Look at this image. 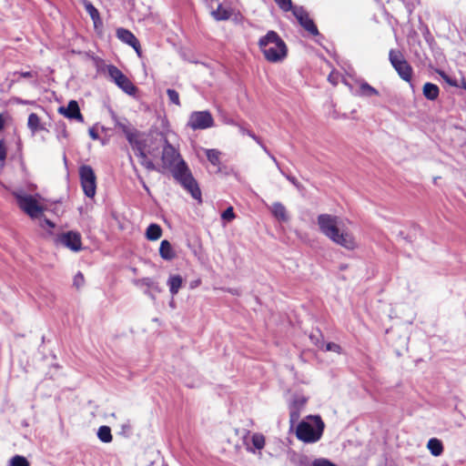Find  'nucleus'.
<instances>
[{
  "label": "nucleus",
  "instance_id": "nucleus-54",
  "mask_svg": "<svg viewBox=\"0 0 466 466\" xmlns=\"http://www.w3.org/2000/svg\"><path fill=\"white\" fill-rule=\"evenodd\" d=\"M64 162L66 163V157L64 155Z\"/></svg>",
  "mask_w": 466,
  "mask_h": 466
},
{
  "label": "nucleus",
  "instance_id": "nucleus-19",
  "mask_svg": "<svg viewBox=\"0 0 466 466\" xmlns=\"http://www.w3.org/2000/svg\"><path fill=\"white\" fill-rule=\"evenodd\" d=\"M116 36L123 43L127 44L130 46L137 45V38L132 32L125 28H118L116 30Z\"/></svg>",
  "mask_w": 466,
  "mask_h": 466
},
{
  "label": "nucleus",
  "instance_id": "nucleus-9",
  "mask_svg": "<svg viewBox=\"0 0 466 466\" xmlns=\"http://www.w3.org/2000/svg\"><path fill=\"white\" fill-rule=\"evenodd\" d=\"M214 126V119L209 111H194L190 114L187 127L193 130L207 129Z\"/></svg>",
  "mask_w": 466,
  "mask_h": 466
},
{
  "label": "nucleus",
  "instance_id": "nucleus-52",
  "mask_svg": "<svg viewBox=\"0 0 466 466\" xmlns=\"http://www.w3.org/2000/svg\"><path fill=\"white\" fill-rule=\"evenodd\" d=\"M336 77H337V76H334V74H333V73H331V74L329 76V78H328V79H329V81L330 83H332L333 85H336V83H337V82H336Z\"/></svg>",
  "mask_w": 466,
  "mask_h": 466
},
{
  "label": "nucleus",
  "instance_id": "nucleus-11",
  "mask_svg": "<svg viewBox=\"0 0 466 466\" xmlns=\"http://www.w3.org/2000/svg\"><path fill=\"white\" fill-rule=\"evenodd\" d=\"M58 243L69 248L74 252H78L82 249L81 235L76 231H67L62 233L57 238Z\"/></svg>",
  "mask_w": 466,
  "mask_h": 466
},
{
  "label": "nucleus",
  "instance_id": "nucleus-50",
  "mask_svg": "<svg viewBox=\"0 0 466 466\" xmlns=\"http://www.w3.org/2000/svg\"><path fill=\"white\" fill-rule=\"evenodd\" d=\"M146 152H147V155H151V156H156L157 155V152H156L155 148L147 147V146H146Z\"/></svg>",
  "mask_w": 466,
  "mask_h": 466
},
{
  "label": "nucleus",
  "instance_id": "nucleus-36",
  "mask_svg": "<svg viewBox=\"0 0 466 466\" xmlns=\"http://www.w3.org/2000/svg\"><path fill=\"white\" fill-rule=\"evenodd\" d=\"M235 213L232 207H228L223 213L221 214V218L228 222L233 220L235 218Z\"/></svg>",
  "mask_w": 466,
  "mask_h": 466
},
{
  "label": "nucleus",
  "instance_id": "nucleus-27",
  "mask_svg": "<svg viewBox=\"0 0 466 466\" xmlns=\"http://www.w3.org/2000/svg\"><path fill=\"white\" fill-rule=\"evenodd\" d=\"M162 236V228L157 224H150L146 231V237L148 240H157Z\"/></svg>",
  "mask_w": 466,
  "mask_h": 466
},
{
  "label": "nucleus",
  "instance_id": "nucleus-18",
  "mask_svg": "<svg viewBox=\"0 0 466 466\" xmlns=\"http://www.w3.org/2000/svg\"><path fill=\"white\" fill-rule=\"evenodd\" d=\"M270 211L279 221L287 222L289 218L285 206L280 202L272 203Z\"/></svg>",
  "mask_w": 466,
  "mask_h": 466
},
{
  "label": "nucleus",
  "instance_id": "nucleus-4",
  "mask_svg": "<svg viewBox=\"0 0 466 466\" xmlns=\"http://www.w3.org/2000/svg\"><path fill=\"white\" fill-rule=\"evenodd\" d=\"M172 175L174 178L190 193L193 198L199 201L201 200V191L184 160L178 161L176 167H174L172 169Z\"/></svg>",
  "mask_w": 466,
  "mask_h": 466
},
{
  "label": "nucleus",
  "instance_id": "nucleus-15",
  "mask_svg": "<svg viewBox=\"0 0 466 466\" xmlns=\"http://www.w3.org/2000/svg\"><path fill=\"white\" fill-rule=\"evenodd\" d=\"M58 112L69 119H76L78 122H84V117L80 113L79 106L76 100H70L66 107L61 106Z\"/></svg>",
  "mask_w": 466,
  "mask_h": 466
},
{
  "label": "nucleus",
  "instance_id": "nucleus-7",
  "mask_svg": "<svg viewBox=\"0 0 466 466\" xmlns=\"http://www.w3.org/2000/svg\"><path fill=\"white\" fill-rule=\"evenodd\" d=\"M79 177L85 195L93 198L96 191V177L93 168L88 165L80 167Z\"/></svg>",
  "mask_w": 466,
  "mask_h": 466
},
{
  "label": "nucleus",
  "instance_id": "nucleus-10",
  "mask_svg": "<svg viewBox=\"0 0 466 466\" xmlns=\"http://www.w3.org/2000/svg\"><path fill=\"white\" fill-rule=\"evenodd\" d=\"M163 165L171 170L176 167L178 161L183 160L179 152L164 137V147L161 157Z\"/></svg>",
  "mask_w": 466,
  "mask_h": 466
},
{
  "label": "nucleus",
  "instance_id": "nucleus-25",
  "mask_svg": "<svg viewBox=\"0 0 466 466\" xmlns=\"http://www.w3.org/2000/svg\"><path fill=\"white\" fill-rule=\"evenodd\" d=\"M113 121L115 123V126L118 127L125 136H127L128 133L132 132L135 127H132V125L128 122L127 118L124 117H117L116 116H113Z\"/></svg>",
  "mask_w": 466,
  "mask_h": 466
},
{
  "label": "nucleus",
  "instance_id": "nucleus-44",
  "mask_svg": "<svg viewBox=\"0 0 466 466\" xmlns=\"http://www.w3.org/2000/svg\"><path fill=\"white\" fill-rule=\"evenodd\" d=\"M260 147H261L263 148V150H264V151H265V152L269 156V157L271 158V160L276 164V166H277V167L279 168V170L280 171V173H281V174H284V172H283V171H282V169L280 168L279 164V162L277 161L276 157H275L273 155H271V154L269 153V151L268 150V148H267L263 144H262Z\"/></svg>",
  "mask_w": 466,
  "mask_h": 466
},
{
  "label": "nucleus",
  "instance_id": "nucleus-41",
  "mask_svg": "<svg viewBox=\"0 0 466 466\" xmlns=\"http://www.w3.org/2000/svg\"><path fill=\"white\" fill-rule=\"evenodd\" d=\"M313 466H336L326 459H317L313 461Z\"/></svg>",
  "mask_w": 466,
  "mask_h": 466
},
{
  "label": "nucleus",
  "instance_id": "nucleus-38",
  "mask_svg": "<svg viewBox=\"0 0 466 466\" xmlns=\"http://www.w3.org/2000/svg\"><path fill=\"white\" fill-rule=\"evenodd\" d=\"M6 153H7V147H6L5 142V140L1 139L0 140V162L2 164H4L6 159Z\"/></svg>",
  "mask_w": 466,
  "mask_h": 466
},
{
  "label": "nucleus",
  "instance_id": "nucleus-1",
  "mask_svg": "<svg viewBox=\"0 0 466 466\" xmlns=\"http://www.w3.org/2000/svg\"><path fill=\"white\" fill-rule=\"evenodd\" d=\"M319 231L335 244L353 250L357 241L353 233L346 227L345 222L338 216L320 214L317 218Z\"/></svg>",
  "mask_w": 466,
  "mask_h": 466
},
{
  "label": "nucleus",
  "instance_id": "nucleus-21",
  "mask_svg": "<svg viewBox=\"0 0 466 466\" xmlns=\"http://www.w3.org/2000/svg\"><path fill=\"white\" fill-rule=\"evenodd\" d=\"M167 284L169 288V291H170L171 295L175 296L177 294L178 290L182 287L183 279L178 274H173V275L169 276V278L167 281Z\"/></svg>",
  "mask_w": 466,
  "mask_h": 466
},
{
  "label": "nucleus",
  "instance_id": "nucleus-14",
  "mask_svg": "<svg viewBox=\"0 0 466 466\" xmlns=\"http://www.w3.org/2000/svg\"><path fill=\"white\" fill-rule=\"evenodd\" d=\"M135 284L139 288H145L144 293L152 299H155L154 292L160 293L162 291L159 284L151 278L137 279Z\"/></svg>",
  "mask_w": 466,
  "mask_h": 466
},
{
  "label": "nucleus",
  "instance_id": "nucleus-40",
  "mask_svg": "<svg viewBox=\"0 0 466 466\" xmlns=\"http://www.w3.org/2000/svg\"><path fill=\"white\" fill-rule=\"evenodd\" d=\"M240 132L243 134V135H248V137H250L251 138H253L259 146H261L263 143L261 142V140L259 139V137H258L254 133H252L251 131L240 127Z\"/></svg>",
  "mask_w": 466,
  "mask_h": 466
},
{
  "label": "nucleus",
  "instance_id": "nucleus-47",
  "mask_svg": "<svg viewBox=\"0 0 466 466\" xmlns=\"http://www.w3.org/2000/svg\"><path fill=\"white\" fill-rule=\"evenodd\" d=\"M88 133L92 139L96 140L99 138L98 133L94 128H89Z\"/></svg>",
  "mask_w": 466,
  "mask_h": 466
},
{
  "label": "nucleus",
  "instance_id": "nucleus-23",
  "mask_svg": "<svg viewBox=\"0 0 466 466\" xmlns=\"http://www.w3.org/2000/svg\"><path fill=\"white\" fill-rule=\"evenodd\" d=\"M427 448L430 451V452L435 457L441 456L443 452V444L437 438L430 439L427 443Z\"/></svg>",
  "mask_w": 466,
  "mask_h": 466
},
{
  "label": "nucleus",
  "instance_id": "nucleus-35",
  "mask_svg": "<svg viewBox=\"0 0 466 466\" xmlns=\"http://www.w3.org/2000/svg\"><path fill=\"white\" fill-rule=\"evenodd\" d=\"M275 2L279 5V6L285 12L292 11L294 8L292 6L291 0H275Z\"/></svg>",
  "mask_w": 466,
  "mask_h": 466
},
{
  "label": "nucleus",
  "instance_id": "nucleus-46",
  "mask_svg": "<svg viewBox=\"0 0 466 466\" xmlns=\"http://www.w3.org/2000/svg\"><path fill=\"white\" fill-rule=\"evenodd\" d=\"M14 75H15V76L18 75V76H22V77H25V78H29V77H33V76H36V74H35V73H33V72H31V71L20 72V73L15 72Z\"/></svg>",
  "mask_w": 466,
  "mask_h": 466
},
{
  "label": "nucleus",
  "instance_id": "nucleus-12",
  "mask_svg": "<svg viewBox=\"0 0 466 466\" xmlns=\"http://www.w3.org/2000/svg\"><path fill=\"white\" fill-rule=\"evenodd\" d=\"M308 398L301 394H295L289 405V422L293 426L299 419L300 412L305 407Z\"/></svg>",
  "mask_w": 466,
  "mask_h": 466
},
{
  "label": "nucleus",
  "instance_id": "nucleus-20",
  "mask_svg": "<svg viewBox=\"0 0 466 466\" xmlns=\"http://www.w3.org/2000/svg\"><path fill=\"white\" fill-rule=\"evenodd\" d=\"M159 255L165 260H171L176 258V252L168 240L164 239L161 241Z\"/></svg>",
  "mask_w": 466,
  "mask_h": 466
},
{
  "label": "nucleus",
  "instance_id": "nucleus-37",
  "mask_svg": "<svg viewBox=\"0 0 466 466\" xmlns=\"http://www.w3.org/2000/svg\"><path fill=\"white\" fill-rule=\"evenodd\" d=\"M440 75L444 79V81L446 83H448L450 86H459L460 83H459L458 78L451 77V76H448L447 74H445L443 72L440 73Z\"/></svg>",
  "mask_w": 466,
  "mask_h": 466
},
{
  "label": "nucleus",
  "instance_id": "nucleus-26",
  "mask_svg": "<svg viewBox=\"0 0 466 466\" xmlns=\"http://www.w3.org/2000/svg\"><path fill=\"white\" fill-rule=\"evenodd\" d=\"M84 6L86 8V11L88 13L91 19L93 20L95 27H96L98 24H101L99 12L89 1L85 0Z\"/></svg>",
  "mask_w": 466,
  "mask_h": 466
},
{
  "label": "nucleus",
  "instance_id": "nucleus-31",
  "mask_svg": "<svg viewBox=\"0 0 466 466\" xmlns=\"http://www.w3.org/2000/svg\"><path fill=\"white\" fill-rule=\"evenodd\" d=\"M97 437L102 442H105V443L111 442L112 434H111L110 428L108 426L99 427V429L97 431Z\"/></svg>",
  "mask_w": 466,
  "mask_h": 466
},
{
  "label": "nucleus",
  "instance_id": "nucleus-16",
  "mask_svg": "<svg viewBox=\"0 0 466 466\" xmlns=\"http://www.w3.org/2000/svg\"><path fill=\"white\" fill-rule=\"evenodd\" d=\"M139 136L140 134L136 128L126 136L129 145L136 153L146 148V142L140 139Z\"/></svg>",
  "mask_w": 466,
  "mask_h": 466
},
{
  "label": "nucleus",
  "instance_id": "nucleus-32",
  "mask_svg": "<svg viewBox=\"0 0 466 466\" xmlns=\"http://www.w3.org/2000/svg\"><path fill=\"white\" fill-rule=\"evenodd\" d=\"M251 442L255 449L262 450L265 446V437L261 433H254L251 436Z\"/></svg>",
  "mask_w": 466,
  "mask_h": 466
},
{
  "label": "nucleus",
  "instance_id": "nucleus-8",
  "mask_svg": "<svg viewBox=\"0 0 466 466\" xmlns=\"http://www.w3.org/2000/svg\"><path fill=\"white\" fill-rule=\"evenodd\" d=\"M107 73L112 81L128 95H134L137 87L134 84L115 66H107Z\"/></svg>",
  "mask_w": 466,
  "mask_h": 466
},
{
  "label": "nucleus",
  "instance_id": "nucleus-51",
  "mask_svg": "<svg viewBox=\"0 0 466 466\" xmlns=\"http://www.w3.org/2000/svg\"><path fill=\"white\" fill-rule=\"evenodd\" d=\"M136 53L138 55V56H141V48H140V44H139V41L137 40V45H136L135 46H132Z\"/></svg>",
  "mask_w": 466,
  "mask_h": 466
},
{
  "label": "nucleus",
  "instance_id": "nucleus-42",
  "mask_svg": "<svg viewBox=\"0 0 466 466\" xmlns=\"http://www.w3.org/2000/svg\"><path fill=\"white\" fill-rule=\"evenodd\" d=\"M84 276L81 272H78L74 278V285L76 288H80L84 285Z\"/></svg>",
  "mask_w": 466,
  "mask_h": 466
},
{
  "label": "nucleus",
  "instance_id": "nucleus-48",
  "mask_svg": "<svg viewBox=\"0 0 466 466\" xmlns=\"http://www.w3.org/2000/svg\"><path fill=\"white\" fill-rule=\"evenodd\" d=\"M458 80H459V83H460L458 87H462L463 89L466 90V76H461L460 77V79H458Z\"/></svg>",
  "mask_w": 466,
  "mask_h": 466
},
{
  "label": "nucleus",
  "instance_id": "nucleus-34",
  "mask_svg": "<svg viewBox=\"0 0 466 466\" xmlns=\"http://www.w3.org/2000/svg\"><path fill=\"white\" fill-rule=\"evenodd\" d=\"M167 95L171 103L177 106H180L179 95L175 89L168 88L167 90Z\"/></svg>",
  "mask_w": 466,
  "mask_h": 466
},
{
  "label": "nucleus",
  "instance_id": "nucleus-33",
  "mask_svg": "<svg viewBox=\"0 0 466 466\" xmlns=\"http://www.w3.org/2000/svg\"><path fill=\"white\" fill-rule=\"evenodd\" d=\"M8 466H29V462L24 456L15 455L10 459Z\"/></svg>",
  "mask_w": 466,
  "mask_h": 466
},
{
  "label": "nucleus",
  "instance_id": "nucleus-24",
  "mask_svg": "<svg viewBox=\"0 0 466 466\" xmlns=\"http://www.w3.org/2000/svg\"><path fill=\"white\" fill-rule=\"evenodd\" d=\"M422 91L423 96L432 101L438 98L440 93L438 86L432 83H425Z\"/></svg>",
  "mask_w": 466,
  "mask_h": 466
},
{
  "label": "nucleus",
  "instance_id": "nucleus-39",
  "mask_svg": "<svg viewBox=\"0 0 466 466\" xmlns=\"http://www.w3.org/2000/svg\"><path fill=\"white\" fill-rule=\"evenodd\" d=\"M325 350L326 351H333V352L339 354V353H341V347L337 343L329 342V343L325 344Z\"/></svg>",
  "mask_w": 466,
  "mask_h": 466
},
{
  "label": "nucleus",
  "instance_id": "nucleus-13",
  "mask_svg": "<svg viewBox=\"0 0 466 466\" xmlns=\"http://www.w3.org/2000/svg\"><path fill=\"white\" fill-rule=\"evenodd\" d=\"M294 16L298 19L299 23L305 30L313 35H318L319 31L313 20L309 16V14L301 6H295L292 9Z\"/></svg>",
  "mask_w": 466,
  "mask_h": 466
},
{
  "label": "nucleus",
  "instance_id": "nucleus-2",
  "mask_svg": "<svg viewBox=\"0 0 466 466\" xmlns=\"http://www.w3.org/2000/svg\"><path fill=\"white\" fill-rule=\"evenodd\" d=\"M258 47L265 59L270 63H280L288 56V46L275 31H268L258 40Z\"/></svg>",
  "mask_w": 466,
  "mask_h": 466
},
{
  "label": "nucleus",
  "instance_id": "nucleus-45",
  "mask_svg": "<svg viewBox=\"0 0 466 466\" xmlns=\"http://www.w3.org/2000/svg\"><path fill=\"white\" fill-rule=\"evenodd\" d=\"M283 176L286 177V178L291 182L298 189H300L301 187V185L298 182V180L294 177H291L289 175H286L285 173L282 174Z\"/></svg>",
  "mask_w": 466,
  "mask_h": 466
},
{
  "label": "nucleus",
  "instance_id": "nucleus-5",
  "mask_svg": "<svg viewBox=\"0 0 466 466\" xmlns=\"http://www.w3.org/2000/svg\"><path fill=\"white\" fill-rule=\"evenodd\" d=\"M14 196L18 207L30 218H36L42 215L44 208L33 196L23 191H15Z\"/></svg>",
  "mask_w": 466,
  "mask_h": 466
},
{
  "label": "nucleus",
  "instance_id": "nucleus-28",
  "mask_svg": "<svg viewBox=\"0 0 466 466\" xmlns=\"http://www.w3.org/2000/svg\"><path fill=\"white\" fill-rule=\"evenodd\" d=\"M27 127L32 131L33 134H35L38 130L44 129V127L41 124V120H40L39 116L35 113H31L29 115L28 121H27Z\"/></svg>",
  "mask_w": 466,
  "mask_h": 466
},
{
  "label": "nucleus",
  "instance_id": "nucleus-43",
  "mask_svg": "<svg viewBox=\"0 0 466 466\" xmlns=\"http://www.w3.org/2000/svg\"><path fill=\"white\" fill-rule=\"evenodd\" d=\"M260 147H261L263 148V150H264V151H265V152L269 156V157L271 158V160L276 164V166H277V167L279 168V170L280 171V173H281V174H284V172H283V171H282V169L280 168L279 164V162L277 161L276 157H275L273 155H271V154L269 153V151L268 150V148H267L263 144H262Z\"/></svg>",
  "mask_w": 466,
  "mask_h": 466
},
{
  "label": "nucleus",
  "instance_id": "nucleus-22",
  "mask_svg": "<svg viewBox=\"0 0 466 466\" xmlns=\"http://www.w3.org/2000/svg\"><path fill=\"white\" fill-rule=\"evenodd\" d=\"M212 16L217 21H224L228 20L232 15V9L229 7H225L221 4H218L216 10L211 12Z\"/></svg>",
  "mask_w": 466,
  "mask_h": 466
},
{
  "label": "nucleus",
  "instance_id": "nucleus-53",
  "mask_svg": "<svg viewBox=\"0 0 466 466\" xmlns=\"http://www.w3.org/2000/svg\"><path fill=\"white\" fill-rule=\"evenodd\" d=\"M138 179L143 187V188H145L147 191H149L148 189V187L147 186L146 182L144 181V179L138 176Z\"/></svg>",
  "mask_w": 466,
  "mask_h": 466
},
{
  "label": "nucleus",
  "instance_id": "nucleus-3",
  "mask_svg": "<svg viewBox=\"0 0 466 466\" xmlns=\"http://www.w3.org/2000/svg\"><path fill=\"white\" fill-rule=\"evenodd\" d=\"M325 424L319 415H309L298 423L296 437L305 443H315L320 440Z\"/></svg>",
  "mask_w": 466,
  "mask_h": 466
},
{
  "label": "nucleus",
  "instance_id": "nucleus-49",
  "mask_svg": "<svg viewBox=\"0 0 466 466\" xmlns=\"http://www.w3.org/2000/svg\"><path fill=\"white\" fill-rule=\"evenodd\" d=\"M41 226L42 227L48 226L49 228H54L55 224L51 220H49L47 218H44V220L42 221Z\"/></svg>",
  "mask_w": 466,
  "mask_h": 466
},
{
  "label": "nucleus",
  "instance_id": "nucleus-29",
  "mask_svg": "<svg viewBox=\"0 0 466 466\" xmlns=\"http://www.w3.org/2000/svg\"><path fill=\"white\" fill-rule=\"evenodd\" d=\"M136 155L140 158V164L147 168V170H155L156 166L152 160H150L146 152V148L142 149L136 153Z\"/></svg>",
  "mask_w": 466,
  "mask_h": 466
},
{
  "label": "nucleus",
  "instance_id": "nucleus-17",
  "mask_svg": "<svg viewBox=\"0 0 466 466\" xmlns=\"http://www.w3.org/2000/svg\"><path fill=\"white\" fill-rule=\"evenodd\" d=\"M359 89L355 92V95L358 96L363 97H371L374 96H379V91L368 84L366 81H359Z\"/></svg>",
  "mask_w": 466,
  "mask_h": 466
},
{
  "label": "nucleus",
  "instance_id": "nucleus-30",
  "mask_svg": "<svg viewBox=\"0 0 466 466\" xmlns=\"http://www.w3.org/2000/svg\"><path fill=\"white\" fill-rule=\"evenodd\" d=\"M206 156L208 160L215 167L220 166L221 152L218 149H206Z\"/></svg>",
  "mask_w": 466,
  "mask_h": 466
},
{
  "label": "nucleus",
  "instance_id": "nucleus-6",
  "mask_svg": "<svg viewBox=\"0 0 466 466\" xmlns=\"http://www.w3.org/2000/svg\"><path fill=\"white\" fill-rule=\"evenodd\" d=\"M389 59L400 78L404 81L410 82L412 68L404 58L403 55L398 50L391 49L389 53Z\"/></svg>",
  "mask_w": 466,
  "mask_h": 466
}]
</instances>
